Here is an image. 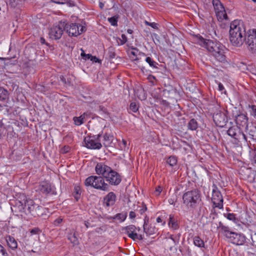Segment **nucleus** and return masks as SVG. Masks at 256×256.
<instances>
[{
	"mask_svg": "<svg viewBox=\"0 0 256 256\" xmlns=\"http://www.w3.org/2000/svg\"><path fill=\"white\" fill-rule=\"evenodd\" d=\"M147 210V207L144 203H142V206L140 207V209L138 210L139 212L142 214Z\"/></svg>",
	"mask_w": 256,
	"mask_h": 256,
	"instance_id": "44",
	"label": "nucleus"
},
{
	"mask_svg": "<svg viewBox=\"0 0 256 256\" xmlns=\"http://www.w3.org/2000/svg\"><path fill=\"white\" fill-rule=\"evenodd\" d=\"M194 243L195 246L200 248L204 247V241L198 236L194 237Z\"/></svg>",
	"mask_w": 256,
	"mask_h": 256,
	"instance_id": "31",
	"label": "nucleus"
},
{
	"mask_svg": "<svg viewBox=\"0 0 256 256\" xmlns=\"http://www.w3.org/2000/svg\"><path fill=\"white\" fill-rule=\"evenodd\" d=\"M116 194L113 192H110L104 198V204L106 206H112L116 202Z\"/></svg>",
	"mask_w": 256,
	"mask_h": 256,
	"instance_id": "24",
	"label": "nucleus"
},
{
	"mask_svg": "<svg viewBox=\"0 0 256 256\" xmlns=\"http://www.w3.org/2000/svg\"><path fill=\"white\" fill-rule=\"evenodd\" d=\"M6 241L8 247L12 250H15L18 248V243L16 239L12 236H8L6 237Z\"/></svg>",
	"mask_w": 256,
	"mask_h": 256,
	"instance_id": "25",
	"label": "nucleus"
},
{
	"mask_svg": "<svg viewBox=\"0 0 256 256\" xmlns=\"http://www.w3.org/2000/svg\"><path fill=\"white\" fill-rule=\"evenodd\" d=\"M88 116V114L86 112L84 113L80 116H74L73 118L74 124L76 126H80L84 123V120L86 116Z\"/></svg>",
	"mask_w": 256,
	"mask_h": 256,
	"instance_id": "26",
	"label": "nucleus"
},
{
	"mask_svg": "<svg viewBox=\"0 0 256 256\" xmlns=\"http://www.w3.org/2000/svg\"><path fill=\"white\" fill-rule=\"evenodd\" d=\"M10 108V106H8L7 104H0V110H5L6 112H8Z\"/></svg>",
	"mask_w": 256,
	"mask_h": 256,
	"instance_id": "46",
	"label": "nucleus"
},
{
	"mask_svg": "<svg viewBox=\"0 0 256 256\" xmlns=\"http://www.w3.org/2000/svg\"><path fill=\"white\" fill-rule=\"evenodd\" d=\"M220 228L224 234L227 238V234L229 233H232V232L229 230V228L228 226H226L222 225L220 222Z\"/></svg>",
	"mask_w": 256,
	"mask_h": 256,
	"instance_id": "34",
	"label": "nucleus"
},
{
	"mask_svg": "<svg viewBox=\"0 0 256 256\" xmlns=\"http://www.w3.org/2000/svg\"><path fill=\"white\" fill-rule=\"evenodd\" d=\"M148 218L146 216L144 224V232H146L148 236H150L156 234L157 230L155 226L151 225L148 226Z\"/></svg>",
	"mask_w": 256,
	"mask_h": 256,
	"instance_id": "21",
	"label": "nucleus"
},
{
	"mask_svg": "<svg viewBox=\"0 0 256 256\" xmlns=\"http://www.w3.org/2000/svg\"><path fill=\"white\" fill-rule=\"evenodd\" d=\"M68 238L74 245H77L78 244V240L75 232H70L68 234Z\"/></svg>",
	"mask_w": 256,
	"mask_h": 256,
	"instance_id": "28",
	"label": "nucleus"
},
{
	"mask_svg": "<svg viewBox=\"0 0 256 256\" xmlns=\"http://www.w3.org/2000/svg\"><path fill=\"white\" fill-rule=\"evenodd\" d=\"M40 42L42 44H46L48 46V44L46 42L45 39L43 37L40 38Z\"/></svg>",
	"mask_w": 256,
	"mask_h": 256,
	"instance_id": "59",
	"label": "nucleus"
},
{
	"mask_svg": "<svg viewBox=\"0 0 256 256\" xmlns=\"http://www.w3.org/2000/svg\"><path fill=\"white\" fill-rule=\"evenodd\" d=\"M198 124L197 120L194 118H192L188 123L187 126L188 130H195L198 128Z\"/></svg>",
	"mask_w": 256,
	"mask_h": 256,
	"instance_id": "27",
	"label": "nucleus"
},
{
	"mask_svg": "<svg viewBox=\"0 0 256 256\" xmlns=\"http://www.w3.org/2000/svg\"><path fill=\"white\" fill-rule=\"evenodd\" d=\"M214 188L212 190V201L213 206L214 208H218L220 209L223 208V198L222 195L218 190V188L214 184Z\"/></svg>",
	"mask_w": 256,
	"mask_h": 256,
	"instance_id": "10",
	"label": "nucleus"
},
{
	"mask_svg": "<svg viewBox=\"0 0 256 256\" xmlns=\"http://www.w3.org/2000/svg\"><path fill=\"white\" fill-rule=\"evenodd\" d=\"M174 202H175V200H174V199H172V198H170V199L168 200V202H169V203H170V204H174Z\"/></svg>",
	"mask_w": 256,
	"mask_h": 256,
	"instance_id": "64",
	"label": "nucleus"
},
{
	"mask_svg": "<svg viewBox=\"0 0 256 256\" xmlns=\"http://www.w3.org/2000/svg\"><path fill=\"white\" fill-rule=\"evenodd\" d=\"M108 54L110 58H113L115 57L116 54L112 48H109Z\"/></svg>",
	"mask_w": 256,
	"mask_h": 256,
	"instance_id": "43",
	"label": "nucleus"
},
{
	"mask_svg": "<svg viewBox=\"0 0 256 256\" xmlns=\"http://www.w3.org/2000/svg\"><path fill=\"white\" fill-rule=\"evenodd\" d=\"M84 142L86 146L88 148L90 149H100L102 145L94 140V136H88L84 138Z\"/></svg>",
	"mask_w": 256,
	"mask_h": 256,
	"instance_id": "17",
	"label": "nucleus"
},
{
	"mask_svg": "<svg viewBox=\"0 0 256 256\" xmlns=\"http://www.w3.org/2000/svg\"><path fill=\"white\" fill-rule=\"evenodd\" d=\"M136 228L134 225H130L122 228V230H124L128 237L135 240H142L143 236L142 234H138L135 232Z\"/></svg>",
	"mask_w": 256,
	"mask_h": 256,
	"instance_id": "16",
	"label": "nucleus"
},
{
	"mask_svg": "<svg viewBox=\"0 0 256 256\" xmlns=\"http://www.w3.org/2000/svg\"><path fill=\"white\" fill-rule=\"evenodd\" d=\"M38 231H39V230L38 228H34V229H32L30 230V233L32 234H37Z\"/></svg>",
	"mask_w": 256,
	"mask_h": 256,
	"instance_id": "62",
	"label": "nucleus"
},
{
	"mask_svg": "<svg viewBox=\"0 0 256 256\" xmlns=\"http://www.w3.org/2000/svg\"><path fill=\"white\" fill-rule=\"evenodd\" d=\"M216 16L218 20H227L228 17L225 8L220 0H212V2Z\"/></svg>",
	"mask_w": 256,
	"mask_h": 256,
	"instance_id": "8",
	"label": "nucleus"
},
{
	"mask_svg": "<svg viewBox=\"0 0 256 256\" xmlns=\"http://www.w3.org/2000/svg\"><path fill=\"white\" fill-rule=\"evenodd\" d=\"M27 214H30L34 217L40 216L46 212V208L36 204L32 200L28 199V201Z\"/></svg>",
	"mask_w": 256,
	"mask_h": 256,
	"instance_id": "5",
	"label": "nucleus"
},
{
	"mask_svg": "<svg viewBox=\"0 0 256 256\" xmlns=\"http://www.w3.org/2000/svg\"><path fill=\"white\" fill-rule=\"evenodd\" d=\"M162 190V188L160 186H158L156 188V190L154 192V194L156 196H158L160 192Z\"/></svg>",
	"mask_w": 256,
	"mask_h": 256,
	"instance_id": "51",
	"label": "nucleus"
},
{
	"mask_svg": "<svg viewBox=\"0 0 256 256\" xmlns=\"http://www.w3.org/2000/svg\"><path fill=\"white\" fill-rule=\"evenodd\" d=\"M64 30V23H60V25L56 26L52 28L49 32L50 38L53 40H58L63 34Z\"/></svg>",
	"mask_w": 256,
	"mask_h": 256,
	"instance_id": "12",
	"label": "nucleus"
},
{
	"mask_svg": "<svg viewBox=\"0 0 256 256\" xmlns=\"http://www.w3.org/2000/svg\"><path fill=\"white\" fill-rule=\"evenodd\" d=\"M104 178L112 185H118L120 182L122 180L120 175L112 168L110 170H109Z\"/></svg>",
	"mask_w": 256,
	"mask_h": 256,
	"instance_id": "13",
	"label": "nucleus"
},
{
	"mask_svg": "<svg viewBox=\"0 0 256 256\" xmlns=\"http://www.w3.org/2000/svg\"><path fill=\"white\" fill-rule=\"evenodd\" d=\"M99 109H100V110L102 111L104 113V114H106L107 113L106 109V108H104V106H99Z\"/></svg>",
	"mask_w": 256,
	"mask_h": 256,
	"instance_id": "61",
	"label": "nucleus"
},
{
	"mask_svg": "<svg viewBox=\"0 0 256 256\" xmlns=\"http://www.w3.org/2000/svg\"><path fill=\"white\" fill-rule=\"evenodd\" d=\"M131 54L134 56L135 58L134 59V60H138V58H137V55H136V54L135 52H134V51H132L131 52H130Z\"/></svg>",
	"mask_w": 256,
	"mask_h": 256,
	"instance_id": "60",
	"label": "nucleus"
},
{
	"mask_svg": "<svg viewBox=\"0 0 256 256\" xmlns=\"http://www.w3.org/2000/svg\"><path fill=\"white\" fill-rule=\"evenodd\" d=\"M5 131V128L3 124L0 120V138L4 134V132Z\"/></svg>",
	"mask_w": 256,
	"mask_h": 256,
	"instance_id": "49",
	"label": "nucleus"
},
{
	"mask_svg": "<svg viewBox=\"0 0 256 256\" xmlns=\"http://www.w3.org/2000/svg\"><path fill=\"white\" fill-rule=\"evenodd\" d=\"M226 50V48L224 46V48H222L220 50L218 51L216 54H214V56L218 61L224 63L226 62V56L225 54Z\"/></svg>",
	"mask_w": 256,
	"mask_h": 256,
	"instance_id": "23",
	"label": "nucleus"
},
{
	"mask_svg": "<svg viewBox=\"0 0 256 256\" xmlns=\"http://www.w3.org/2000/svg\"><path fill=\"white\" fill-rule=\"evenodd\" d=\"M118 16H114L108 18V21L113 26H116L118 25Z\"/></svg>",
	"mask_w": 256,
	"mask_h": 256,
	"instance_id": "36",
	"label": "nucleus"
},
{
	"mask_svg": "<svg viewBox=\"0 0 256 256\" xmlns=\"http://www.w3.org/2000/svg\"><path fill=\"white\" fill-rule=\"evenodd\" d=\"M90 59L91 61L94 62H100V60L98 58L95 56H92V54Z\"/></svg>",
	"mask_w": 256,
	"mask_h": 256,
	"instance_id": "54",
	"label": "nucleus"
},
{
	"mask_svg": "<svg viewBox=\"0 0 256 256\" xmlns=\"http://www.w3.org/2000/svg\"><path fill=\"white\" fill-rule=\"evenodd\" d=\"M213 120L217 126L222 128L226 126L228 120L226 114L221 111H218L214 114Z\"/></svg>",
	"mask_w": 256,
	"mask_h": 256,
	"instance_id": "14",
	"label": "nucleus"
},
{
	"mask_svg": "<svg viewBox=\"0 0 256 256\" xmlns=\"http://www.w3.org/2000/svg\"><path fill=\"white\" fill-rule=\"evenodd\" d=\"M8 99V92L2 88L0 87V100H5Z\"/></svg>",
	"mask_w": 256,
	"mask_h": 256,
	"instance_id": "29",
	"label": "nucleus"
},
{
	"mask_svg": "<svg viewBox=\"0 0 256 256\" xmlns=\"http://www.w3.org/2000/svg\"><path fill=\"white\" fill-rule=\"evenodd\" d=\"M129 216L130 218H135L136 217V213L133 211L130 212V214H129Z\"/></svg>",
	"mask_w": 256,
	"mask_h": 256,
	"instance_id": "58",
	"label": "nucleus"
},
{
	"mask_svg": "<svg viewBox=\"0 0 256 256\" xmlns=\"http://www.w3.org/2000/svg\"><path fill=\"white\" fill-rule=\"evenodd\" d=\"M230 40L234 46H242L247 36L244 25L240 20H234L230 25Z\"/></svg>",
	"mask_w": 256,
	"mask_h": 256,
	"instance_id": "1",
	"label": "nucleus"
},
{
	"mask_svg": "<svg viewBox=\"0 0 256 256\" xmlns=\"http://www.w3.org/2000/svg\"><path fill=\"white\" fill-rule=\"evenodd\" d=\"M53 2L60 4H63L66 3V0H52Z\"/></svg>",
	"mask_w": 256,
	"mask_h": 256,
	"instance_id": "55",
	"label": "nucleus"
},
{
	"mask_svg": "<svg viewBox=\"0 0 256 256\" xmlns=\"http://www.w3.org/2000/svg\"><path fill=\"white\" fill-rule=\"evenodd\" d=\"M111 168L102 162L98 163L95 168L96 174L98 175H102L104 178L110 170Z\"/></svg>",
	"mask_w": 256,
	"mask_h": 256,
	"instance_id": "19",
	"label": "nucleus"
},
{
	"mask_svg": "<svg viewBox=\"0 0 256 256\" xmlns=\"http://www.w3.org/2000/svg\"><path fill=\"white\" fill-rule=\"evenodd\" d=\"M126 216L127 214L126 212L124 214L120 213L116 214L114 218L119 220L120 222H124L126 220Z\"/></svg>",
	"mask_w": 256,
	"mask_h": 256,
	"instance_id": "37",
	"label": "nucleus"
},
{
	"mask_svg": "<svg viewBox=\"0 0 256 256\" xmlns=\"http://www.w3.org/2000/svg\"><path fill=\"white\" fill-rule=\"evenodd\" d=\"M227 238L234 244L242 245L246 241V237L243 234L232 232L227 234Z\"/></svg>",
	"mask_w": 256,
	"mask_h": 256,
	"instance_id": "15",
	"label": "nucleus"
},
{
	"mask_svg": "<svg viewBox=\"0 0 256 256\" xmlns=\"http://www.w3.org/2000/svg\"><path fill=\"white\" fill-rule=\"evenodd\" d=\"M244 42L249 52L256 54V30L248 31Z\"/></svg>",
	"mask_w": 256,
	"mask_h": 256,
	"instance_id": "6",
	"label": "nucleus"
},
{
	"mask_svg": "<svg viewBox=\"0 0 256 256\" xmlns=\"http://www.w3.org/2000/svg\"><path fill=\"white\" fill-rule=\"evenodd\" d=\"M144 24L146 25V26H150L151 27H152V28H154V29H156V30H158V27L157 26V24L155 22H150L146 20H145L144 22Z\"/></svg>",
	"mask_w": 256,
	"mask_h": 256,
	"instance_id": "42",
	"label": "nucleus"
},
{
	"mask_svg": "<svg viewBox=\"0 0 256 256\" xmlns=\"http://www.w3.org/2000/svg\"><path fill=\"white\" fill-rule=\"evenodd\" d=\"M84 184L86 186H91L98 190H109V186L104 182V178L100 176H90L86 178Z\"/></svg>",
	"mask_w": 256,
	"mask_h": 256,
	"instance_id": "3",
	"label": "nucleus"
},
{
	"mask_svg": "<svg viewBox=\"0 0 256 256\" xmlns=\"http://www.w3.org/2000/svg\"><path fill=\"white\" fill-rule=\"evenodd\" d=\"M70 150V146H64L61 148L60 152L62 154H66V152H68Z\"/></svg>",
	"mask_w": 256,
	"mask_h": 256,
	"instance_id": "47",
	"label": "nucleus"
},
{
	"mask_svg": "<svg viewBox=\"0 0 256 256\" xmlns=\"http://www.w3.org/2000/svg\"><path fill=\"white\" fill-rule=\"evenodd\" d=\"M256 132V128H252L250 129H248V130L246 129L245 133H244L246 138L242 140V142H250V140H254Z\"/></svg>",
	"mask_w": 256,
	"mask_h": 256,
	"instance_id": "22",
	"label": "nucleus"
},
{
	"mask_svg": "<svg viewBox=\"0 0 256 256\" xmlns=\"http://www.w3.org/2000/svg\"><path fill=\"white\" fill-rule=\"evenodd\" d=\"M81 50L82 52L80 54V56L84 60H86L90 58L91 56L90 54H86L82 48H81Z\"/></svg>",
	"mask_w": 256,
	"mask_h": 256,
	"instance_id": "41",
	"label": "nucleus"
},
{
	"mask_svg": "<svg viewBox=\"0 0 256 256\" xmlns=\"http://www.w3.org/2000/svg\"><path fill=\"white\" fill-rule=\"evenodd\" d=\"M130 109L134 112H136L138 110V106L136 102H132L130 106Z\"/></svg>",
	"mask_w": 256,
	"mask_h": 256,
	"instance_id": "38",
	"label": "nucleus"
},
{
	"mask_svg": "<svg viewBox=\"0 0 256 256\" xmlns=\"http://www.w3.org/2000/svg\"><path fill=\"white\" fill-rule=\"evenodd\" d=\"M64 30L69 36H76L86 30V28L76 24H64Z\"/></svg>",
	"mask_w": 256,
	"mask_h": 256,
	"instance_id": "7",
	"label": "nucleus"
},
{
	"mask_svg": "<svg viewBox=\"0 0 256 256\" xmlns=\"http://www.w3.org/2000/svg\"><path fill=\"white\" fill-rule=\"evenodd\" d=\"M184 203L188 207L194 208L200 200V194L194 190L185 192L182 196Z\"/></svg>",
	"mask_w": 256,
	"mask_h": 256,
	"instance_id": "4",
	"label": "nucleus"
},
{
	"mask_svg": "<svg viewBox=\"0 0 256 256\" xmlns=\"http://www.w3.org/2000/svg\"><path fill=\"white\" fill-rule=\"evenodd\" d=\"M60 79L64 84L70 85V82L68 79L66 80V78L64 76H60Z\"/></svg>",
	"mask_w": 256,
	"mask_h": 256,
	"instance_id": "45",
	"label": "nucleus"
},
{
	"mask_svg": "<svg viewBox=\"0 0 256 256\" xmlns=\"http://www.w3.org/2000/svg\"><path fill=\"white\" fill-rule=\"evenodd\" d=\"M236 122L237 124L236 126L238 127H245V129L248 130V118L244 114H238L236 117Z\"/></svg>",
	"mask_w": 256,
	"mask_h": 256,
	"instance_id": "20",
	"label": "nucleus"
},
{
	"mask_svg": "<svg viewBox=\"0 0 256 256\" xmlns=\"http://www.w3.org/2000/svg\"><path fill=\"white\" fill-rule=\"evenodd\" d=\"M249 106L251 108V114L256 117V106L252 105Z\"/></svg>",
	"mask_w": 256,
	"mask_h": 256,
	"instance_id": "50",
	"label": "nucleus"
},
{
	"mask_svg": "<svg viewBox=\"0 0 256 256\" xmlns=\"http://www.w3.org/2000/svg\"><path fill=\"white\" fill-rule=\"evenodd\" d=\"M168 224L174 229H176L178 228V224L176 221L175 220L174 216L171 215L170 216Z\"/></svg>",
	"mask_w": 256,
	"mask_h": 256,
	"instance_id": "33",
	"label": "nucleus"
},
{
	"mask_svg": "<svg viewBox=\"0 0 256 256\" xmlns=\"http://www.w3.org/2000/svg\"><path fill=\"white\" fill-rule=\"evenodd\" d=\"M113 136L110 134H106L104 136V144L105 146H109L112 141Z\"/></svg>",
	"mask_w": 256,
	"mask_h": 256,
	"instance_id": "30",
	"label": "nucleus"
},
{
	"mask_svg": "<svg viewBox=\"0 0 256 256\" xmlns=\"http://www.w3.org/2000/svg\"><path fill=\"white\" fill-rule=\"evenodd\" d=\"M194 40L196 44L206 48L213 56L222 48H224V46L218 42L204 38L200 34L196 36Z\"/></svg>",
	"mask_w": 256,
	"mask_h": 256,
	"instance_id": "2",
	"label": "nucleus"
},
{
	"mask_svg": "<svg viewBox=\"0 0 256 256\" xmlns=\"http://www.w3.org/2000/svg\"><path fill=\"white\" fill-rule=\"evenodd\" d=\"M122 40H120V41H121L120 44L122 45V44H124L127 42V38H126V36L124 34H122Z\"/></svg>",
	"mask_w": 256,
	"mask_h": 256,
	"instance_id": "53",
	"label": "nucleus"
},
{
	"mask_svg": "<svg viewBox=\"0 0 256 256\" xmlns=\"http://www.w3.org/2000/svg\"><path fill=\"white\" fill-rule=\"evenodd\" d=\"M166 162L170 166H173L177 164V158L175 156H170L168 158Z\"/></svg>",
	"mask_w": 256,
	"mask_h": 256,
	"instance_id": "32",
	"label": "nucleus"
},
{
	"mask_svg": "<svg viewBox=\"0 0 256 256\" xmlns=\"http://www.w3.org/2000/svg\"><path fill=\"white\" fill-rule=\"evenodd\" d=\"M37 191H39L40 193L48 194H54V192L50 184L46 182H42L38 186Z\"/></svg>",
	"mask_w": 256,
	"mask_h": 256,
	"instance_id": "18",
	"label": "nucleus"
},
{
	"mask_svg": "<svg viewBox=\"0 0 256 256\" xmlns=\"http://www.w3.org/2000/svg\"><path fill=\"white\" fill-rule=\"evenodd\" d=\"M218 88H219V90L220 91L224 89V87L221 83H219Z\"/></svg>",
	"mask_w": 256,
	"mask_h": 256,
	"instance_id": "63",
	"label": "nucleus"
},
{
	"mask_svg": "<svg viewBox=\"0 0 256 256\" xmlns=\"http://www.w3.org/2000/svg\"><path fill=\"white\" fill-rule=\"evenodd\" d=\"M228 134L238 142H242V140L246 138L244 132L241 131L240 128L238 126L230 127L228 130Z\"/></svg>",
	"mask_w": 256,
	"mask_h": 256,
	"instance_id": "11",
	"label": "nucleus"
},
{
	"mask_svg": "<svg viewBox=\"0 0 256 256\" xmlns=\"http://www.w3.org/2000/svg\"><path fill=\"white\" fill-rule=\"evenodd\" d=\"M122 146L121 148H124V150H125L127 146V142L124 140H122Z\"/></svg>",
	"mask_w": 256,
	"mask_h": 256,
	"instance_id": "57",
	"label": "nucleus"
},
{
	"mask_svg": "<svg viewBox=\"0 0 256 256\" xmlns=\"http://www.w3.org/2000/svg\"><path fill=\"white\" fill-rule=\"evenodd\" d=\"M26 196L24 194H20L18 198L15 200V204L14 206V208L15 212H25L27 214L26 209L25 207L28 206V201Z\"/></svg>",
	"mask_w": 256,
	"mask_h": 256,
	"instance_id": "9",
	"label": "nucleus"
},
{
	"mask_svg": "<svg viewBox=\"0 0 256 256\" xmlns=\"http://www.w3.org/2000/svg\"><path fill=\"white\" fill-rule=\"evenodd\" d=\"M62 220L60 218H57L54 221V224L58 226L62 222Z\"/></svg>",
	"mask_w": 256,
	"mask_h": 256,
	"instance_id": "56",
	"label": "nucleus"
},
{
	"mask_svg": "<svg viewBox=\"0 0 256 256\" xmlns=\"http://www.w3.org/2000/svg\"><path fill=\"white\" fill-rule=\"evenodd\" d=\"M224 216L228 220L234 221L236 220V215L233 213L224 214Z\"/></svg>",
	"mask_w": 256,
	"mask_h": 256,
	"instance_id": "40",
	"label": "nucleus"
},
{
	"mask_svg": "<svg viewBox=\"0 0 256 256\" xmlns=\"http://www.w3.org/2000/svg\"><path fill=\"white\" fill-rule=\"evenodd\" d=\"M0 252L2 253L3 256H8L4 248L0 244Z\"/></svg>",
	"mask_w": 256,
	"mask_h": 256,
	"instance_id": "48",
	"label": "nucleus"
},
{
	"mask_svg": "<svg viewBox=\"0 0 256 256\" xmlns=\"http://www.w3.org/2000/svg\"><path fill=\"white\" fill-rule=\"evenodd\" d=\"M146 61L148 62L150 66L154 68H157V66L158 64L152 60L150 57H147L146 58Z\"/></svg>",
	"mask_w": 256,
	"mask_h": 256,
	"instance_id": "35",
	"label": "nucleus"
},
{
	"mask_svg": "<svg viewBox=\"0 0 256 256\" xmlns=\"http://www.w3.org/2000/svg\"><path fill=\"white\" fill-rule=\"evenodd\" d=\"M148 80L152 84V85H154V80H156L155 76L150 74L148 76Z\"/></svg>",
	"mask_w": 256,
	"mask_h": 256,
	"instance_id": "52",
	"label": "nucleus"
},
{
	"mask_svg": "<svg viewBox=\"0 0 256 256\" xmlns=\"http://www.w3.org/2000/svg\"><path fill=\"white\" fill-rule=\"evenodd\" d=\"M80 188L79 186H75L74 188V197L78 200L79 195L80 194Z\"/></svg>",
	"mask_w": 256,
	"mask_h": 256,
	"instance_id": "39",
	"label": "nucleus"
}]
</instances>
